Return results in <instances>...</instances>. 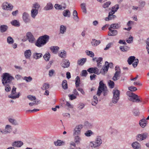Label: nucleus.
I'll return each mask as SVG.
<instances>
[{"instance_id":"f257e3e1","label":"nucleus","mask_w":149,"mask_h":149,"mask_svg":"<svg viewBox=\"0 0 149 149\" xmlns=\"http://www.w3.org/2000/svg\"><path fill=\"white\" fill-rule=\"evenodd\" d=\"M49 36L46 35L40 36L37 40L35 45L38 47H42L49 41Z\"/></svg>"},{"instance_id":"f03ea898","label":"nucleus","mask_w":149,"mask_h":149,"mask_svg":"<svg viewBox=\"0 0 149 149\" xmlns=\"http://www.w3.org/2000/svg\"><path fill=\"white\" fill-rule=\"evenodd\" d=\"M1 81L3 84H11L14 78L11 75L8 73H3L2 76Z\"/></svg>"},{"instance_id":"7ed1b4c3","label":"nucleus","mask_w":149,"mask_h":149,"mask_svg":"<svg viewBox=\"0 0 149 149\" xmlns=\"http://www.w3.org/2000/svg\"><path fill=\"white\" fill-rule=\"evenodd\" d=\"M108 91L105 85L102 82V81H100L99 82V86L97 93V95L99 96L101 93L103 92L104 96L106 95L107 94Z\"/></svg>"},{"instance_id":"20e7f679","label":"nucleus","mask_w":149,"mask_h":149,"mask_svg":"<svg viewBox=\"0 0 149 149\" xmlns=\"http://www.w3.org/2000/svg\"><path fill=\"white\" fill-rule=\"evenodd\" d=\"M128 97V99L130 101L134 102H139L140 99L139 97L130 91H127L126 93Z\"/></svg>"},{"instance_id":"39448f33","label":"nucleus","mask_w":149,"mask_h":149,"mask_svg":"<svg viewBox=\"0 0 149 149\" xmlns=\"http://www.w3.org/2000/svg\"><path fill=\"white\" fill-rule=\"evenodd\" d=\"M102 141L100 136L97 137L95 139V141H91L89 145L92 148H96L100 146L102 143Z\"/></svg>"},{"instance_id":"423d86ee","label":"nucleus","mask_w":149,"mask_h":149,"mask_svg":"<svg viewBox=\"0 0 149 149\" xmlns=\"http://www.w3.org/2000/svg\"><path fill=\"white\" fill-rule=\"evenodd\" d=\"M113 65L112 63H109L108 62L106 61L105 62V64L103 66L100 72L102 74L104 75L105 74L107 73L108 71L109 67V65Z\"/></svg>"},{"instance_id":"0eeeda50","label":"nucleus","mask_w":149,"mask_h":149,"mask_svg":"<svg viewBox=\"0 0 149 149\" xmlns=\"http://www.w3.org/2000/svg\"><path fill=\"white\" fill-rule=\"evenodd\" d=\"M83 126L81 124L77 125L73 130V135H80L81 134V130L83 128Z\"/></svg>"},{"instance_id":"6e6552de","label":"nucleus","mask_w":149,"mask_h":149,"mask_svg":"<svg viewBox=\"0 0 149 149\" xmlns=\"http://www.w3.org/2000/svg\"><path fill=\"white\" fill-rule=\"evenodd\" d=\"M16 88L13 86L11 92V94L8 95V97L9 98H12L13 99H16L19 98V93H18L16 95H13L16 93Z\"/></svg>"},{"instance_id":"1a4fd4ad","label":"nucleus","mask_w":149,"mask_h":149,"mask_svg":"<svg viewBox=\"0 0 149 149\" xmlns=\"http://www.w3.org/2000/svg\"><path fill=\"white\" fill-rule=\"evenodd\" d=\"M26 38L29 42L31 43H33L35 41L36 39L31 32H29L26 34Z\"/></svg>"},{"instance_id":"9d476101","label":"nucleus","mask_w":149,"mask_h":149,"mask_svg":"<svg viewBox=\"0 0 149 149\" xmlns=\"http://www.w3.org/2000/svg\"><path fill=\"white\" fill-rule=\"evenodd\" d=\"M87 71L90 73H94L99 75L101 73L100 70L97 67L90 68L87 70Z\"/></svg>"},{"instance_id":"9b49d317","label":"nucleus","mask_w":149,"mask_h":149,"mask_svg":"<svg viewBox=\"0 0 149 149\" xmlns=\"http://www.w3.org/2000/svg\"><path fill=\"white\" fill-rule=\"evenodd\" d=\"M2 7L4 10H11L13 8V6L11 4L5 2L3 3Z\"/></svg>"},{"instance_id":"f8f14e48","label":"nucleus","mask_w":149,"mask_h":149,"mask_svg":"<svg viewBox=\"0 0 149 149\" xmlns=\"http://www.w3.org/2000/svg\"><path fill=\"white\" fill-rule=\"evenodd\" d=\"M61 65L64 68H67L70 66V62L68 60L64 59L62 60Z\"/></svg>"},{"instance_id":"ddd939ff","label":"nucleus","mask_w":149,"mask_h":149,"mask_svg":"<svg viewBox=\"0 0 149 149\" xmlns=\"http://www.w3.org/2000/svg\"><path fill=\"white\" fill-rule=\"evenodd\" d=\"M22 18L23 21L26 23L29 22L30 21L29 18V15L27 13L24 12L23 14Z\"/></svg>"},{"instance_id":"4468645a","label":"nucleus","mask_w":149,"mask_h":149,"mask_svg":"<svg viewBox=\"0 0 149 149\" xmlns=\"http://www.w3.org/2000/svg\"><path fill=\"white\" fill-rule=\"evenodd\" d=\"M31 55V51L30 49L26 50L24 52L25 58L27 59H29Z\"/></svg>"},{"instance_id":"2eb2a0df","label":"nucleus","mask_w":149,"mask_h":149,"mask_svg":"<svg viewBox=\"0 0 149 149\" xmlns=\"http://www.w3.org/2000/svg\"><path fill=\"white\" fill-rule=\"evenodd\" d=\"M53 8V6L52 3L50 2H49L47 4L46 6L44 8V9L45 10L47 11L51 10Z\"/></svg>"},{"instance_id":"dca6fc26","label":"nucleus","mask_w":149,"mask_h":149,"mask_svg":"<svg viewBox=\"0 0 149 149\" xmlns=\"http://www.w3.org/2000/svg\"><path fill=\"white\" fill-rule=\"evenodd\" d=\"M119 8L118 4H116L112 7V10L109 12V15H113L117 10Z\"/></svg>"},{"instance_id":"f3484780","label":"nucleus","mask_w":149,"mask_h":149,"mask_svg":"<svg viewBox=\"0 0 149 149\" xmlns=\"http://www.w3.org/2000/svg\"><path fill=\"white\" fill-rule=\"evenodd\" d=\"M23 144V143L21 141H15L12 143V146L14 147H20Z\"/></svg>"},{"instance_id":"a211bd4d","label":"nucleus","mask_w":149,"mask_h":149,"mask_svg":"<svg viewBox=\"0 0 149 149\" xmlns=\"http://www.w3.org/2000/svg\"><path fill=\"white\" fill-rule=\"evenodd\" d=\"M50 49L54 54H57L59 49V48L57 46H52L50 47Z\"/></svg>"},{"instance_id":"6ab92c4d","label":"nucleus","mask_w":149,"mask_h":149,"mask_svg":"<svg viewBox=\"0 0 149 149\" xmlns=\"http://www.w3.org/2000/svg\"><path fill=\"white\" fill-rule=\"evenodd\" d=\"M13 128L10 125H6L5 128V132L6 134L10 133L12 130Z\"/></svg>"},{"instance_id":"aec40b11","label":"nucleus","mask_w":149,"mask_h":149,"mask_svg":"<svg viewBox=\"0 0 149 149\" xmlns=\"http://www.w3.org/2000/svg\"><path fill=\"white\" fill-rule=\"evenodd\" d=\"M109 31L108 33V35L109 36H115L117 34V31L115 30H113L109 28Z\"/></svg>"},{"instance_id":"412c9836","label":"nucleus","mask_w":149,"mask_h":149,"mask_svg":"<svg viewBox=\"0 0 149 149\" xmlns=\"http://www.w3.org/2000/svg\"><path fill=\"white\" fill-rule=\"evenodd\" d=\"M42 56V53L35 52L33 54V57L34 59L37 60L40 58Z\"/></svg>"},{"instance_id":"4be33fe9","label":"nucleus","mask_w":149,"mask_h":149,"mask_svg":"<svg viewBox=\"0 0 149 149\" xmlns=\"http://www.w3.org/2000/svg\"><path fill=\"white\" fill-rule=\"evenodd\" d=\"M67 27L63 25H61L60 27V33L62 34H64L66 31Z\"/></svg>"},{"instance_id":"5701e85b","label":"nucleus","mask_w":149,"mask_h":149,"mask_svg":"<svg viewBox=\"0 0 149 149\" xmlns=\"http://www.w3.org/2000/svg\"><path fill=\"white\" fill-rule=\"evenodd\" d=\"M38 13V11L32 9L31 10V15L33 19H35Z\"/></svg>"},{"instance_id":"b1692460","label":"nucleus","mask_w":149,"mask_h":149,"mask_svg":"<svg viewBox=\"0 0 149 149\" xmlns=\"http://www.w3.org/2000/svg\"><path fill=\"white\" fill-rule=\"evenodd\" d=\"M147 124V122L145 118H143L140 120V126L143 128L146 127Z\"/></svg>"},{"instance_id":"393cba45","label":"nucleus","mask_w":149,"mask_h":149,"mask_svg":"<svg viewBox=\"0 0 149 149\" xmlns=\"http://www.w3.org/2000/svg\"><path fill=\"white\" fill-rule=\"evenodd\" d=\"M73 18L74 20L76 22H78L79 21V18L78 16V14L76 10H74L73 11Z\"/></svg>"},{"instance_id":"a878e982","label":"nucleus","mask_w":149,"mask_h":149,"mask_svg":"<svg viewBox=\"0 0 149 149\" xmlns=\"http://www.w3.org/2000/svg\"><path fill=\"white\" fill-rule=\"evenodd\" d=\"M58 56L62 58H65L66 57V52L64 50L60 51L58 53Z\"/></svg>"},{"instance_id":"bb28decb","label":"nucleus","mask_w":149,"mask_h":149,"mask_svg":"<svg viewBox=\"0 0 149 149\" xmlns=\"http://www.w3.org/2000/svg\"><path fill=\"white\" fill-rule=\"evenodd\" d=\"M91 44L92 46H96L100 43V40H96L95 39H92L91 42Z\"/></svg>"},{"instance_id":"cd10ccee","label":"nucleus","mask_w":149,"mask_h":149,"mask_svg":"<svg viewBox=\"0 0 149 149\" xmlns=\"http://www.w3.org/2000/svg\"><path fill=\"white\" fill-rule=\"evenodd\" d=\"M8 120L9 122L13 125H19L18 123L17 120L14 118H9Z\"/></svg>"},{"instance_id":"c85d7f7f","label":"nucleus","mask_w":149,"mask_h":149,"mask_svg":"<svg viewBox=\"0 0 149 149\" xmlns=\"http://www.w3.org/2000/svg\"><path fill=\"white\" fill-rule=\"evenodd\" d=\"M54 143L56 146H58L64 145L65 144L64 141L60 140H58L57 141H54Z\"/></svg>"},{"instance_id":"c756f323","label":"nucleus","mask_w":149,"mask_h":149,"mask_svg":"<svg viewBox=\"0 0 149 149\" xmlns=\"http://www.w3.org/2000/svg\"><path fill=\"white\" fill-rule=\"evenodd\" d=\"M63 15L65 17H70L71 16V13L68 10H64L63 12Z\"/></svg>"},{"instance_id":"7c9ffc66","label":"nucleus","mask_w":149,"mask_h":149,"mask_svg":"<svg viewBox=\"0 0 149 149\" xmlns=\"http://www.w3.org/2000/svg\"><path fill=\"white\" fill-rule=\"evenodd\" d=\"M116 72L112 78L113 80L114 81L117 80V77H118L120 73V69L116 70Z\"/></svg>"},{"instance_id":"2f4dec72","label":"nucleus","mask_w":149,"mask_h":149,"mask_svg":"<svg viewBox=\"0 0 149 149\" xmlns=\"http://www.w3.org/2000/svg\"><path fill=\"white\" fill-rule=\"evenodd\" d=\"M8 29V26L6 25H2L0 27V31L2 33L6 31Z\"/></svg>"},{"instance_id":"473e14b6","label":"nucleus","mask_w":149,"mask_h":149,"mask_svg":"<svg viewBox=\"0 0 149 149\" xmlns=\"http://www.w3.org/2000/svg\"><path fill=\"white\" fill-rule=\"evenodd\" d=\"M132 146L134 149H139V144L137 141L133 142L132 144Z\"/></svg>"},{"instance_id":"72a5a7b5","label":"nucleus","mask_w":149,"mask_h":149,"mask_svg":"<svg viewBox=\"0 0 149 149\" xmlns=\"http://www.w3.org/2000/svg\"><path fill=\"white\" fill-rule=\"evenodd\" d=\"M86 58H82L79 59L77 61V64L80 65H82L86 62Z\"/></svg>"},{"instance_id":"f704fd0d","label":"nucleus","mask_w":149,"mask_h":149,"mask_svg":"<svg viewBox=\"0 0 149 149\" xmlns=\"http://www.w3.org/2000/svg\"><path fill=\"white\" fill-rule=\"evenodd\" d=\"M98 100L97 97L94 95L93 97V101L91 102L93 106H95L97 103Z\"/></svg>"},{"instance_id":"c9c22d12","label":"nucleus","mask_w":149,"mask_h":149,"mask_svg":"<svg viewBox=\"0 0 149 149\" xmlns=\"http://www.w3.org/2000/svg\"><path fill=\"white\" fill-rule=\"evenodd\" d=\"M11 84H3V86L5 87V91L7 92H8L11 90V88L10 87Z\"/></svg>"},{"instance_id":"e433bc0d","label":"nucleus","mask_w":149,"mask_h":149,"mask_svg":"<svg viewBox=\"0 0 149 149\" xmlns=\"http://www.w3.org/2000/svg\"><path fill=\"white\" fill-rule=\"evenodd\" d=\"M135 57L134 56H130L128 59L127 62L128 64L131 65L134 61H135Z\"/></svg>"},{"instance_id":"4c0bfd02","label":"nucleus","mask_w":149,"mask_h":149,"mask_svg":"<svg viewBox=\"0 0 149 149\" xmlns=\"http://www.w3.org/2000/svg\"><path fill=\"white\" fill-rule=\"evenodd\" d=\"M113 96H116V97H119L120 92L118 90L114 89L113 91Z\"/></svg>"},{"instance_id":"58836bf2","label":"nucleus","mask_w":149,"mask_h":149,"mask_svg":"<svg viewBox=\"0 0 149 149\" xmlns=\"http://www.w3.org/2000/svg\"><path fill=\"white\" fill-rule=\"evenodd\" d=\"M40 7V5L37 3H35L33 5L32 9L38 10Z\"/></svg>"},{"instance_id":"ea45409f","label":"nucleus","mask_w":149,"mask_h":149,"mask_svg":"<svg viewBox=\"0 0 149 149\" xmlns=\"http://www.w3.org/2000/svg\"><path fill=\"white\" fill-rule=\"evenodd\" d=\"M133 114L135 116H138L139 114V108H135L133 110Z\"/></svg>"},{"instance_id":"a19ab883","label":"nucleus","mask_w":149,"mask_h":149,"mask_svg":"<svg viewBox=\"0 0 149 149\" xmlns=\"http://www.w3.org/2000/svg\"><path fill=\"white\" fill-rule=\"evenodd\" d=\"M11 24L13 26L18 27L20 26V24L18 21L16 20H14L11 22Z\"/></svg>"},{"instance_id":"79ce46f5","label":"nucleus","mask_w":149,"mask_h":149,"mask_svg":"<svg viewBox=\"0 0 149 149\" xmlns=\"http://www.w3.org/2000/svg\"><path fill=\"white\" fill-rule=\"evenodd\" d=\"M62 86L63 88L64 89H66L68 88V84L67 81L66 80H64L63 81L62 83Z\"/></svg>"},{"instance_id":"37998d69","label":"nucleus","mask_w":149,"mask_h":149,"mask_svg":"<svg viewBox=\"0 0 149 149\" xmlns=\"http://www.w3.org/2000/svg\"><path fill=\"white\" fill-rule=\"evenodd\" d=\"M81 9L83 10V13H86L87 12L86 8V4L85 3H83L81 4Z\"/></svg>"},{"instance_id":"c03bdc74","label":"nucleus","mask_w":149,"mask_h":149,"mask_svg":"<svg viewBox=\"0 0 149 149\" xmlns=\"http://www.w3.org/2000/svg\"><path fill=\"white\" fill-rule=\"evenodd\" d=\"M120 48L121 51L123 52H126L129 49V48L126 45L120 46Z\"/></svg>"},{"instance_id":"a18cd8bd","label":"nucleus","mask_w":149,"mask_h":149,"mask_svg":"<svg viewBox=\"0 0 149 149\" xmlns=\"http://www.w3.org/2000/svg\"><path fill=\"white\" fill-rule=\"evenodd\" d=\"M79 135H75L74 136V142L76 143H79L81 140V138L79 136Z\"/></svg>"},{"instance_id":"49530a36","label":"nucleus","mask_w":149,"mask_h":149,"mask_svg":"<svg viewBox=\"0 0 149 149\" xmlns=\"http://www.w3.org/2000/svg\"><path fill=\"white\" fill-rule=\"evenodd\" d=\"M148 134L145 133L140 134V140H143L145 139L147 137Z\"/></svg>"},{"instance_id":"de8ad7c7","label":"nucleus","mask_w":149,"mask_h":149,"mask_svg":"<svg viewBox=\"0 0 149 149\" xmlns=\"http://www.w3.org/2000/svg\"><path fill=\"white\" fill-rule=\"evenodd\" d=\"M7 43L9 44H13L14 42L13 39L10 36H8L7 38Z\"/></svg>"},{"instance_id":"09e8293b","label":"nucleus","mask_w":149,"mask_h":149,"mask_svg":"<svg viewBox=\"0 0 149 149\" xmlns=\"http://www.w3.org/2000/svg\"><path fill=\"white\" fill-rule=\"evenodd\" d=\"M50 57V54L49 53H46L43 56V58L46 61H49Z\"/></svg>"},{"instance_id":"8fccbe9b","label":"nucleus","mask_w":149,"mask_h":149,"mask_svg":"<svg viewBox=\"0 0 149 149\" xmlns=\"http://www.w3.org/2000/svg\"><path fill=\"white\" fill-rule=\"evenodd\" d=\"M80 84V78L79 76H77L75 79V86L76 87H79Z\"/></svg>"},{"instance_id":"3c124183","label":"nucleus","mask_w":149,"mask_h":149,"mask_svg":"<svg viewBox=\"0 0 149 149\" xmlns=\"http://www.w3.org/2000/svg\"><path fill=\"white\" fill-rule=\"evenodd\" d=\"M93 134V132L91 130H88L85 133V135L87 137H90Z\"/></svg>"},{"instance_id":"603ef678","label":"nucleus","mask_w":149,"mask_h":149,"mask_svg":"<svg viewBox=\"0 0 149 149\" xmlns=\"http://www.w3.org/2000/svg\"><path fill=\"white\" fill-rule=\"evenodd\" d=\"M119 97L113 96L112 100L113 103L114 104L117 103L119 100Z\"/></svg>"},{"instance_id":"864d4df0","label":"nucleus","mask_w":149,"mask_h":149,"mask_svg":"<svg viewBox=\"0 0 149 149\" xmlns=\"http://www.w3.org/2000/svg\"><path fill=\"white\" fill-rule=\"evenodd\" d=\"M22 79L25 80L27 82H30L32 80V78L30 76L29 77H22Z\"/></svg>"},{"instance_id":"5fc2aeb1","label":"nucleus","mask_w":149,"mask_h":149,"mask_svg":"<svg viewBox=\"0 0 149 149\" xmlns=\"http://www.w3.org/2000/svg\"><path fill=\"white\" fill-rule=\"evenodd\" d=\"M86 52L87 55L90 56L91 57H93L94 56V54L92 51L86 50Z\"/></svg>"},{"instance_id":"6e6d98bb","label":"nucleus","mask_w":149,"mask_h":149,"mask_svg":"<svg viewBox=\"0 0 149 149\" xmlns=\"http://www.w3.org/2000/svg\"><path fill=\"white\" fill-rule=\"evenodd\" d=\"M49 85L48 83H45L43 85L42 87V89L43 90L47 89L49 88Z\"/></svg>"},{"instance_id":"4d7b16f0","label":"nucleus","mask_w":149,"mask_h":149,"mask_svg":"<svg viewBox=\"0 0 149 149\" xmlns=\"http://www.w3.org/2000/svg\"><path fill=\"white\" fill-rule=\"evenodd\" d=\"M118 24H111L110 25V27L109 28H111L113 29H117L118 28Z\"/></svg>"},{"instance_id":"13d9d810","label":"nucleus","mask_w":149,"mask_h":149,"mask_svg":"<svg viewBox=\"0 0 149 149\" xmlns=\"http://www.w3.org/2000/svg\"><path fill=\"white\" fill-rule=\"evenodd\" d=\"M108 84L110 88H114V83L113 81L109 80L108 81Z\"/></svg>"},{"instance_id":"bf43d9fd","label":"nucleus","mask_w":149,"mask_h":149,"mask_svg":"<svg viewBox=\"0 0 149 149\" xmlns=\"http://www.w3.org/2000/svg\"><path fill=\"white\" fill-rule=\"evenodd\" d=\"M128 89L130 90L129 91H130L132 92V91H135L137 90L136 87L133 86L129 87H128Z\"/></svg>"},{"instance_id":"052dcab7","label":"nucleus","mask_w":149,"mask_h":149,"mask_svg":"<svg viewBox=\"0 0 149 149\" xmlns=\"http://www.w3.org/2000/svg\"><path fill=\"white\" fill-rule=\"evenodd\" d=\"M85 106L84 104L82 103L79 104L78 105V109L79 110H81Z\"/></svg>"},{"instance_id":"680f3d73","label":"nucleus","mask_w":149,"mask_h":149,"mask_svg":"<svg viewBox=\"0 0 149 149\" xmlns=\"http://www.w3.org/2000/svg\"><path fill=\"white\" fill-rule=\"evenodd\" d=\"M133 37L132 36L130 37L126 40V42L129 43H131L133 42Z\"/></svg>"},{"instance_id":"e2e57ef3","label":"nucleus","mask_w":149,"mask_h":149,"mask_svg":"<svg viewBox=\"0 0 149 149\" xmlns=\"http://www.w3.org/2000/svg\"><path fill=\"white\" fill-rule=\"evenodd\" d=\"M111 2L110 1H108L104 3L103 5V7L104 8H106L108 7L109 5L111 4Z\"/></svg>"},{"instance_id":"0e129e2a","label":"nucleus","mask_w":149,"mask_h":149,"mask_svg":"<svg viewBox=\"0 0 149 149\" xmlns=\"http://www.w3.org/2000/svg\"><path fill=\"white\" fill-rule=\"evenodd\" d=\"M54 7L57 10H62L61 5L58 4H56L55 5Z\"/></svg>"},{"instance_id":"69168bd1","label":"nucleus","mask_w":149,"mask_h":149,"mask_svg":"<svg viewBox=\"0 0 149 149\" xmlns=\"http://www.w3.org/2000/svg\"><path fill=\"white\" fill-rule=\"evenodd\" d=\"M88 74L86 70H84L82 71L81 75L82 76L86 77Z\"/></svg>"},{"instance_id":"338daca9","label":"nucleus","mask_w":149,"mask_h":149,"mask_svg":"<svg viewBox=\"0 0 149 149\" xmlns=\"http://www.w3.org/2000/svg\"><path fill=\"white\" fill-rule=\"evenodd\" d=\"M139 62V60L138 59H136L135 60L134 63H132V65L134 67H136L137 65V63Z\"/></svg>"},{"instance_id":"774afa93","label":"nucleus","mask_w":149,"mask_h":149,"mask_svg":"<svg viewBox=\"0 0 149 149\" xmlns=\"http://www.w3.org/2000/svg\"><path fill=\"white\" fill-rule=\"evenodd\" d=\"M27 97L30 100H35L36 99L35 96H34L31 95H29L27 96Z\"/></svg>"}]
</instances>
